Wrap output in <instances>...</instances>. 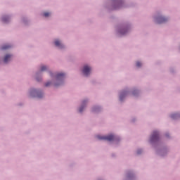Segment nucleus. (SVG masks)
I'll list each match as a JSON object with an SVG mask.
<instances>
[{"instance_id": "9d476101", "label": "nucleus", "mask_w": 180, "mask_h": 180, "mask_svg": "<svg viewBox=\"0 0 180 180\" xmlns=\"http://www.w3.org/2000/svg\"><path fill=\"white\" fill-rule=\"evenodd\" d=\"M10 46L9 45H4L1 47V50H6L8 49H10Z\"/></svg>"}, {"instance_id": "412c9836", "label": "nucleus", "mask_w": 180, "mask_h": 180, "mask_svg": "<svg viewBox=\"0 0 180 180\" xmlns=\"http://www.w3.org/2000/svg\"><path fill=\"white\" fill-rule=\"evenodd\" d=\"M83 105H85V101H83Z\"/></svg>"}, {"instance_id": "9b49d317", "label": "nucleus", "mask_w": 180, "mask_h": 180, "mask_svg": "<svg viewBox=\"0 0 180 180\" xmlns=\"http://www.w3.org/2000/svg\"><path fill=\"white\" fill-rule=\"evenodd\" d=\"M8 20H9L8 17H4L2 18L3 22H8Z\"/></svg>"}, {"instance_id": "1a4fd4ad", "label": "nucleus", "mask_w": 180, "mask_h": 180, "mask_svg": "<svg viewBox=\"0 0 180 180\" xmlns=\"http://www.w3.org/2000/svg\"><path fill=\"white\" fill-rule=\"evenodd\" d=\"M124 96H126V92L122 93L120 96V101H123V98H124Z\"/></svg>"}, {"instance_id": "dca6fc26", "label": "nucleus", "mask_w": 180, "mask_h": 180, "mask_svg": "<svg viewBox=\"0 0 180 180\" xmlns=\"http://www.w3.org/2000/svg\"><path fill=\"white\" fill-rule=\"evenodd\" d=\"M126 30H122V31H120V34H126Z\"/></svg>"}, {"instance_id": "423d86ee", "label": "nucleus", "mask_w": 180, "mask_h": 180, "mask_svg": "<svg viewBox=\"0 0 180 180\" xmlns=\"http://www.w3.org/2000/svg\"><path fill=\"white\" fill-rule=\"evenodd\" d=\"M64 77H65V74H64V73H58L56 75V79H58V80L63 79V78H64Z\"/></svg>"}, {"instance_id": "20e7f679", "label": "nucleus", "mask_w": 180, "mask_h": 180, "mask_svg": "<svg viewBox=\"0 0 180 180\" xmlns=\"http://www.w3.org/2000/svg\"><path fill=\"white\" fill-rule=\"evenodd\" d=\"M155 140H158V131H153L150 138V141H155Z\"/></svg>"}, {"instance_id": "4468645a", "label": "nucleus", "mask_w": 180, "mask_h": 180, "mask_svg": "<svg viewBox=\"0 0 180 180\" xmlns=\"http://www.w3.org/2000/svg\"><path fill=\"white\" fill-rule=\"evenodd\" d=\"M84 105H82L79 109V112L81 113L83 110H84Z\"/></svg>"}, {"instance_id": "aec40b11", "label": "nucleus", "mask_w": 180, "mask_h": 180, "mask_svg": "<svg viewBox=\"0 0 180 180\" xmlns=\"http://www.w3.org/2000/svg\"><path fill=\"white\" fill-rule=\"evenodd\" d=\"M133 95H136V91H134V92H133Z\"/></svg>"}, {"instance_id": "2eb2a0df", "label": "nucleus", "mask_w": 180, "mask_h": 180, "mask_svg": "<svg viewBox=\"0 0 180 180\" xmlns=\"http://www.w3.org/2000/svg\"><path fill=\"white\" fill-rule=\"evenodd\" d=\"M136 67H141V62H136Z\"/></svg>"}, {"instance_id": "39448f33", "label": "nucleus", "mask_w": 180, "mask_h": 180, "mask_svg": "<svg viewBox=\"0 0 180 180\" xmlns=\"http://www.w3.org/2000/svg\"><path fill=\"white\" fill-rule=\"evenodd\" d=\"M11 58H12V55L7 54L5 56L4 61V63H8V61H11Z\"/></svg>"}, {"instance_id": "a211bd4d", "label": "nucleus", "mask_w": 180, "mask_h": 180, "mask_svg": "<svg viewBox=\"0 0 180 180\" xmlns=\"http://www.w3.org/2000/svg\"><path fill=\"white\" fill-rule=\"evenodd\" d=\"M51 84V82H47L45 84L46 86H49V85Z\"/></svg>"}, {"instance_id": "0eeeda50", "label": "nucleus", "mask_w": 180, "mask_h": 180, "mask_svg": "<svg viewBox=\"0 0 180 180\" xmlns=\"http://www.w3.org/2000/svg\"><path fill=\"white\" fill-rule=\"evenodd\" d=\"M55 45L56 46V47H60V49H62V47H63L61 42L58 40L55 41Z\"/></svg>"}, {"instance_id": "6e6552de", "label": "nucleus", "mask_w": 180, "mask_h": 180, "mask_svg": "<svg viewBox=\"0 0 180 180\" xmlns=\"http://www.w3.org/2000/svg\"><path fill=\"white\" fill-rule=\"evenodd\" d=\"M33 94H37L38 98H41V96H43L42 94H41V95H39V94L37 93V91L36 89L32 90V91H31V95H33Z\"/></svg>"}, {"instance_id": "6ab92c4d", "label": "nucleus", "mask_w": 180, "mask_h": 180, "mask_svg": "<svg viewBox=\"0 0 180 180\" xmlns=\"http://www.w3.org/2000/svg\"><path fill=\"white\" fill-rule=\"evenodd\" d=\"M137 154H141V150H139L137 151Z\"/></svg>"}, {"instance_id": "f257e3e1", "label": "nucleus", "mask_w": 180, "mask_h": 180, "mask_svg": "<svg viewBox=\"0 0 180 180\" xmlns=\"http://www.w3.org/2000/svg\"><path fill=\"white\" fill-rule=\"evenodd\" d=\"M97 139H98V140H107V141H113V140L115 139L113 135H108L107 136H97Z\"/></svg>"}, {"instance_id": "ddd939ff", "label": "nucleus", "mask_w": 180, "mask_h": 180, "mask_svg": "<svg viewBox=\"0 0 180 180\" xmlns=\"http://www.w3.org/2000/svg\"><path fill=\"white\" fill-rule=\"evenodd\" d=\"M46 70H47V67L46 66H41V71H46Z\"/></svg>"}, {"instance_id": "7ed1b4c3", "label": "nucleus", "mask_w": 180, "mask_h": 180, "mask_svg": "<svg viewBox=\"0 0 180 180\" xmlns=\"http://www.w3.org/2000/svg\"><path fill=\"white\" fill-rule=\"evenodd\" d=\"M167 18H165L162 16L156 18V23H158V24L165 23V22H167Z\"/></svg>"}, {"instance_id": "f03ea898", "label": "nucleus", "mask_w": 180, "mask_h": 180, "mask_svg": "<svg viewBox=\"0 0 180 180\" xmlns=\"http://www.w3.org/2000/svg\"><path fill=\"white\" fill-rule=\"evenodd\" d=\"M91 68L88 65H85L83 68L82 72L84 74V75H85V77H88V75H89V74H91Z\"/></svg>"}, {"instance_id": "f3484780", "label": "nucleus", "mask_w": 180, "mask_h": 180, "mask_svg": "<svg viewBox=\"0 0 180 180\" xmlns=\"http://www.w3.org/2000/svg\"><path fill=\"white\" fill-rule=\"evenodd\" d=\"M175 116H176V114H173L171 115L172 119H175Z\"/></svg>"}, {"instance_id": "f8f14e48", "label": "nucleus", "mask_w": 180, "mask_h": 180, "mask_svg": "<svg viewBox=\"0 0 180 180\" xmlns=\"http://www.w3.org/2000/svg\"><path fill=\"white\" fill-rule=\"evenodd\" d=\"M44 16H45V18H48V16H50V13L49 12H45L44 13Z\"/></svg>"}]
</instances>
